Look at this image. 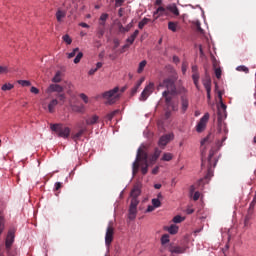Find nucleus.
I'll return each mask as SVG.
<instances>
[{
    "instance_id": "bb28decb",
    "label": "nucleus",
    "mask_w": 256,
    "mask_h": 256,
    "mask_svg": "<svg viewBox=\"0 0 256 256\" xmlns=\"http://www.w3.org/2000/svg\"><path fill=\"white\" fill-rule=\"evenodd\" d=\"M192 79H193L196 89L199 90V79H200L199 72L192 74Z\"/></svg>"
},
{
    "instance_id": "412c9836",
    "label": "nucleus",
    "mask_w": 256,
    "mask_h": 256,
    "mask_svg": "<svg viewBox=\"0 0 256 256\" xmlns=\"http://www.w3.org/2000/svg\"><path fill=\"white\" fill-rule=\"evenodd\" d=\"M56 105H59V101L57 99H53L49 104H48V112L49 113H55V107Z\"/></svg>"
},
{
    "instance_id": "f704fd0d",
    "label": "nucleus",
    "mask_w": 256,
    "mask_h": 256,
    "mask_svg": "<svg viewBox=\"0 0 256 256\" xmlns=\"http://www.w3.org/2000/svg\"><path fill=\"white\" fill-rule=\"evenodd\" d=\"M149 21H151V19L149 18H144L143 20H141L138 24L139 29H143V27H145V25H147Z\"/></svg>"
},
{
    "instance_id": "3c124183",
    "label": "nucleus",
    "mask_w": 256,
    "mask_h": 256,
    "mask_svg": "<svg viewBox=\"0 0 256 256\" xmlns=\"http://www.w3.org/2000/svg\"><path fill=\"white\" fill-rule=\"evenodd\" d=\"M1 89L2 91H11V89H13V84H4Z\"/></svg>"
},
{
    "instance_id": "6e6552de",
    "label": "nucleus",
    "mask_w": 256,
    "mask_h": 256,
    "mask_svg": "<svg viewBox=\"0 0 256 256\" xmlns=\"http://www.w3.org/2000/svg\"><path fill=\"white\" fill-rule=\"evenodd\" d=\"M153 91H155V83L150 82L142 91L139 100L147 101L151 95H153Z\"/></svg>"
},
{
    "instance_id": "f03ea898",
    "label": "nucleus",
    "mask_w": 256,
    "mask_h": 256,
    "mask_svg": "<svg viewBox=\"0 0 256 256\" xmlns=\"http://www.w3.org/2000/svg\"><path fill=\"white\" fill-rule=\"evenodd\" d=\"M139 167H141L142 175H147L149 171V155L143 149L139 148L136 160L132 165V175L135 176L139 173Z\"/></svg>"
},
{
    "instance_id": "2eb2a0df",
    "label": "nucleus",
    "mask_w": 256,
    "mask_h": 256,
    "mask_svg": "<svg viewBox=\"0 0 256 256\" xmlns=\"http://www.w3.org/2000/svg\"><path fill=\"white\" fill-rule=\"evenodd\" d=\"M139 195H141V184H136L131 190L130 197H132V199H137Z\"/></svg>"
},
{
    "instance_id": "4d7b16f0",
    "label": "nucleus",
    "mask_w": 256,
    "mask_h": 256,
    "mask_svg": "<svg viewBox=\"0 0 256 256\" xmlns=\"http://www.w3.org/2000/svg\"><path fill=\"white\" fill-rule=\"evenodd\" d=\"M30 91H31L32 93H34V95H39V90H38L37 87H35V86H32L31 89H30Z\"/></svg>"
},
{
    "instance_id": "774afa93",
    "label": "nucleus",
    "mask_w": 256,
    "mask_h": 256,
    "mask_svg": "<svg viewBox=\"0 0 256 256\" xmlns=\"http://www.w3.org/2000/svg\"><path fill=\"white\" fill-rule=\"evenodd\" d=\"M58 98L60 101H65V94H59Z\"/></svg>"
},
{
    "instance_id": "c03bdc74",
    "label": "nucleus",
    "mask_w": 256,
    "mask_h": 256,
    "mask_svg": "<svg viewBox=\"0 0 256 256\" xmlns=\"http://www.w3.org/2000/svg\"><path fill=\"white\" fill-rule=\"evenodd\" d=\"M77 53H79V48H75L73 49L72 52L68 53V59H73V57H75V55H77Z\"/></svg>"
},
{
    "instance_id": "58836bf2",
    "label": "nucleus",
    "mask_w": 256,
    "mask_h": 256,
    "mask_svg": "<svg viewBox=\"0 0 256 256\" xmlns=\"http://www.w3.org/2000/svg\"><path fill=\"white\" fill-rule=\"evenodd\" d=\"M53 83H61V72H57L52 79Z\"/></svg>"
},
{
    "instance_id": "20e7f679",
    "label": "nucleus",
    "mask_w": 256,
    "mask_h": 256,
    "mask_svg": "<svg viewBox=\"0 0 256 256\" xmlns=\"http://www.w3.org/2000/svg\"><path fill=\"white\" fill-rule=\"evenodd\" d=\"M50 129L62 139H69V135H71V128L63 124H51Z\"/></svg>"
},
{
    "instance_id": "6e6d98bb",
    "label": "nucleus",
    "mask_w": 256,
    "mask_h": 256,
    "mask_svg": "<svg viewBox=\"0 0 256 256\" xmlns=\"http://www.w3.org/2000/svg\"><path fill=\"white\" fill-rule=\"evenodd\" d=\"M107 19H109V14L103 13V14L100 16L99 21H104V22H106Z\"/></svg>"
},
{
    "instance_id": "cd10ccee",
    "label": "nucleus",
    "mask_w": 256,
    "mask_h": 256,
    "mask_svg": "<svg viewBox=\"0 0 256 256\" xmlns=\"http://www.w3.org/2000/svg\"><path fill=\"white\" fill-rule=\"evenodd\" d=\"M168 232L170 233V235H176V233L179 232V227L175 224H172L169 228H168Z\"/></svg>"
},
{
    "instance_id": "e2e57ef3",
    "label": "nucleus",
    "mask_w": 256,
    "mask_h": 256,
    "mask_svg": "<svg viewBox=\"0 0 256 256\" xmlns=\"http://www.w3.org/2000/svg\"><path fill=\"white\" fill-rule=\"evenodd\" d=\"M124 0H116L115 6L116 7H121V5H123Z\"/></svg>"
},
{
    "instance_id": "7c9ffc66",
    "label": "nucleus",
    "mask_w": 256,
    "mask_h": 256,
    "mask_svg": "<svg viewBox=\"0 0 256 256\" xmlns=\"http://www.w3.org/2000/svg\"><path fill=\"white\" fill-rule=\"evenodd\" d=\"M83 133H85V130H84V129L79 130L76 134H74V135L72 136V139H73L74 141H79V139H81V137H83Z\"/></svg>"
},
{
    "instance_id": "c756f323",
    "label": "nucleus",
    "mask_w": 256,
    "mask_h": 256,
    "mask_svg": "<svg viewBox=\"0 0 256 256\" xmlns=\"http://www.w3.org/2000/svg\"><path fill=\"white\" fill-rule=\"evenodd\" d=\"M72 111H75V113H85V106L84 105H80V106H73L72 107Z\"/></svg>"
},
{
    "instance_id": "49530a36",
    "label": "nucleus",
    "mask_w": 256,
    "mask_h": 256,
    "mask_svg": "<svg viewBox=\"0 0 256 256\" xmlns=\"http://www.w3.org/2000/svg\"><path fill=\"white\" fill-rule=\"evenodd\" d=\"M161 243H162V245H166V243H169V234H164L161 237Z\"/></svg>"
},
{
    "instance_id": "393cba45",
    "label": "nucleus",
    "mask_w": 256,
    "mask_h": 256,
    "mask_svg": "<svg viewBox=\"0 0 256 256\" xmlns=\"http://www.w3.org/2000/svg\"><path fill=\"white\" fill-rule=\"evenodd\" d=\"M3 231H5V216L0 212V235L3 234Z\"/></svg>"
},
{
    "instance_id": "0e129e2a",
    "label": "nucleus",
    "mask_w": 256,
    "mask_h": 256,
    "mask_svg": "<svg viewBox=\"0 0 256 256\" xmlns=\"http://www.w3.org/2000/svg\"><path fill=\"white\" fill-rule=\"evenodd\" d=\"M208 103H211V90H206Z\"/></svg>"
},
{
    "instance_id": "69168bd1",
    "label": "nucleus",
    "mask_w": 256,
    "mask_h": 256,
    "mask_svg": "<svg viewBox=\"0 0 256 256\" xmlns=\"http://www.w3.org/2000/svg\"><path fill=\"white\" fill-rule=\"evenodd\" d=\"M157 159H158V158H155V156L152 155V156L149 158V162L153 164V163H155V161H157Z\"/></svg>"
},
{
    "instance_id": "864d4df0",
    "label": "nucleus",
    "mask_w": 256,
    "mask_h": 256,
    "mask_svg": "<svg viewBox=\"0 0 256 256\" xmlns=\"http://www.w3.org/2000/svg\"><path fill=\"white\" fill-rule=\"evenodd\" d=\"M103 35H105V28L99 26L98 27V37L101 38V37H103Z\"/></svg>"
},
{
    "instance_id": "ddd939ff",
    "label": "nucleus",
    "mask_w": 256,
    "mask_h": 256,
    "mask_svg": "<svg viewBox=\"0 0 256 256\" xmlns=\"http://www.w3.org/2000/svg\"><path fill=\"white\" fill-rule=\"evenodd\" d=\"M173 133L163 135L158 142L159 147H165L170 141L174 139Z\"/></svg>"
},
{
    "instance_id": "aec40b11",
    "label": "nucleus",
    "mask_w": 256,
    "mask_h": 256,
    "mask_svg": "<svg viewBox=\"0 0 256 256\" xmlns=\"http://www.w3.org/2000/svg\"><path fill=\"white\" fill-rule=\"evenodd\" d=\"M170 253H176V255H181V253H185V248L180 246H172L169 248Z\"/></svg>"
},
{
    "instance_id": "bf43d9fd",
    "label": "nucleus",
    "mask_w": 256,
    "mask_h": 256,
    "mask_svg": "<svg viewBox=\"0 0 256 256\" xmlns=\"http://www.w3.org/2000/svg\"><path fill=\"white\" fill-rule=\"evenodd\" d=\"M220 109L222 111H227V105H225V103H223V101H220Z\"/></svg>"
},
{
    "instance_id": "de8ad7c7",
    "label": "nucleus",
    "mask_w": 256,
    "mask_h": 256,
    "mask_svg": "<svg viewBox=\"0 0 256 256\" xmlns=\"http://www.w3.org/2000/svg\"><path fill=\"white\" fill-rule=\"evenodd\" d=\"M214 73L217 79H221L222 70L220 67L214 69Z\"/></svg>"
},
{
    "instance_id": "a211bd4d",
    "label": "nucleus",
    "mask_w": 256,
    "mask_h": 256,
    "mask_svg": "<svg viewBox=\"0 0 256 256\" xmlns=\"http://www.w3.org/2000/svg\"><path fill=\"white\" fill-rule=\"evenodd\" d=\"M144 82H145V77L140 78L137 81L136 85L132 88L131 95H135L137 91H139V87H141V85H143Z\"/></svg>"
},
{
    "instance_id": "8fccbe9b",
    "label": "nucleus",
    "mask_w": 256,
    "mask_h": 256,
    "mask_svg": "<svg viewBox=\"0 0 256 256\" xmlns=\"http://www.w3.org/2000/svg\"><path fill=\"white\" fill-rule=\"evenodd\" d=\"M79 97H80V99H82V101L84 103H86V104L89 103V97L85 93L79 94Z\"/></svg>"
},
{
    "instance_id": "680f3d73",
    "label": "nucleus",
    "mask_w": 256,
    "mask_h": 256,
    "mask_svg": "<svg viewBox=\"0 0 256 256\" xmlns=\"http://www.w3.org/2000/svg\"><path fill=\"white\" fill-rule=\"evenodd\" d=\"M61 187H62L61 182H56L55 183V191H59V189H61Z\"/></svg>"
},
{
    "instance_id": "338daca9",
    "label": "nucleus",
    "mask_w": 256,
    "mask_h": 256,
    "mask_svg": "<svg viewBox=\"0 0 256 256\" xmlns=\"http://www.w3.org/2000/svg\"><path fill=\"white\" fill-rule=\"evenodd\" d=\"M192 73H199L196 65L192 66Z\"/></svg>"
},
{
    "instance_id": "7ed1b4c3",
    "label": "nucleus",
    "mask_w": 256,
    "mask_h": 256,
    "mask_svg": "<svg viewBox=\"0 0 256 256\" xmlns=\"http://www.w3.org/2000/svg\"><path fill=\"white\" fill-rule=\"evenodd\" d=\"M227 118V111H223L221 108H218V133L222 136V143L227 141V133L229 130L227 129V124L223 122L224 119Z\"/></svg>"
},
{
    "instance_id": "5701e85b",
    "label": "nucleus",
    "mask_w": 256,
    "mask_h": 256,
    "mask_svg": "<svg viewBox=\"0 0 256 256\" xmlns=\"http://www.w3.org/2000/svg\"><path fill=\"white\" fill-rule=\"evenodd\" d=\"M139 35V30H135L134 33L127 38V43H129V45H133V43H135V39H137V36Z\"/></svg>"
},
{
    "instance_id": "423d86ee",
    "label": "nucleus",
    "mask_w": 256,
    "mask_h": 256,
    "mask_svg": "<svg viewBox=\"0 0 256 256\" xmlns=\"http://www.w3.org/2000/svg\"><path fill=\"white\" fill-rule=\"evenodd\" d=\"M213 139H215V136H213V134H208L207 137L201 141V167H205V151L207 150V147L213 143Z\"/></svg>"
},
{
    "instance_id": "f8f14e48",
    "label": "nucleus",
    "mask_w": 256,
    "mask_h": 256,
    "mask_svg": "<svg viewBox=\"0 0 256 256\" xmlns=\"http://www.w3.org/2000/svg\"><path fill=\"white\" fill-rule=\"evenodd\" d=\"M208 121H209V113H205L204 116L200 119V121L196 125L197 133H203V131H205Z\"/></svg>"
},
{
    "instance_id": "0eeeda50",
    "label": "nucleus",
    "mask_w": 256,
    "mask_h": 256,
    "mask_svg": "<svg viewBox=\"0 0 256 256\" xmlns=\"http://www.w3.org/2000/svg\"><path fill=\"white\" fill-rule=\"evenodd\" d=\"M207 163L208 173L206 175V179H209V177H213V169L217 167V158L215 157V150H210Z\"/></svg>"
},
{
    "instance_id": "9b49d317",
    "label": "nucleus",
    "mask_w": 256,
    "mask_h": 256,
    "mask_svg": "<svg viewBox=\"0 0 256 256\" xmlns=\"http://www.w3.org/2000/svg\"><path fill=\"white\" fill-rule=\"evenodd\" d=\"M15 231V228H11L7 233L5 247L8 251H11V247H13V243H15Z\"/></svg>"
},
{
    "instance_id": "6ab92c4d",
    "label": "nucleus",
    "mask_w": 256,
    "mask_h": 256,
    "mask_svg": "<svg viewBox=\"0 0 256 256\" xmlns=\"http://www.w3.org/2000/svg\"><path fill=\"white\" fill-rule=\"evenodd\" d=\"M202 84L204 85L206 91L211 90V76L206 74L205 78L202 80Z\"/></svg>"
},
{
    "instance_id": "f257e3e1",
    "label": "nucleus",
    "mask_w": 256,
    "mask_h": 256,
    "mask_svg": "<svg viewBox=\"0 0 256 256\" xmlns=\"http://www.w3.org/2000/svg\"><path fill=\"white\" fill-rule=\"evenodd\" d=\"M177 79H179V76L177 75V72L175 70L172 71V75L165 78L160 84L158 85L159 87H163L166 89L162 95H172L175 97V95H181V93H187V90L185 87H178L175 85L177 83Z\"/></svg>"
},
{
    "instance_id": "9d476101",
    "label": "nucleus",
    "mask_w": 256,
    "mask_h": 256,
    "mask_svg": "<svg viewBox=\"0 0 256 256\" xmlns=\"http://www.w3.org/2000/svg\"><path fill=\"white\" fill-rule=\"evenodd\" d=\"M137 205H139V200L137 198H132L128 214V219H130L131 221H133V219L137 217Z\"/></svg>"
},
{
    "instance_id": "39448f33",
    "label": "nucleus",
    "mask_w": 256,
    "mask_h": 256,
    "mask_svg": "<svg viewBox=\"0 0 256 256\" xmlns=\"http://www.w3.org/2000/svg\"><path fill=\"white\" fill-rule=\"evenodd\" d=\"M119 87H115L112 90L106 91L102 94L103 99H106V105H113L116 103L117 99H119Z\"/></svg>"
},
{
    "instance_id": "4be33fe9",
    "label": "nucleus",
    "mask_w": 256,
    "mask_h": 256,
    "mask_svg": "<svg viewBox=\"0 0 256 256\" xmlns=\"http://www.w3.org/2000/svg\"><path fill=\"white\" fill-rule=\"evenodd\" d=\"M167 10L170 11V13H173L176 17H179V8H177V5H169L167 6Z\"/></svg>"
},
{
    "instance_id": "09e8293b",
    "label": "nucleus",
    "mask_w": 256,
    "mask_h": 256,
    "mask_svg": "<svg viewBox=\"0 0 256 256\" xmlns=\"http://www.w3.org/2000/svg\"><path fill=\"white\" fill-rule=\"evenodd\" d=\"M6 73H9V67L0 66V75H6Z\"/></svg>"
},
{
    "instance_id": "72a5a7b5",
    "label": "nucleus",
    "mask_w": 256,
    "mask_h": 256,
    "mask_svg": "<svg viewBox=\"0 0 256 256\" xmlns=\"http://www.w3.org/2000/svg\"><path fill=\"white\" fill-rule=\"evenodd\" d=\"M64 43H66V45H71V43H73V39H71V36H69V34H65L62 37Z\"/></svg>"
},
{
    "instance_id": "13d9d810",
    "label": "nucleus",
    "mask_w": 256,
    "mask_h": 256,
    "mask_svg": "<svg viewBox=\"0 0 256 256\" xmlns=\"http://www.w3.org/2000/svg\"><path fill=\"white\" fill-rule=\"evenodd\" d=\"M199 197H201V193L195 192V193H194V196H193V200H194V201H199Z\"/></svg>"
},
{
    "instance_id": "e433bc0d",
    "label": "nucleus",
    "mask_w": 256,
    "mask_h": 256,
    "mask_svg": "<svg viewBox=\"0 0 256 256\" xmlns=\"http://www.w3.org/2000/svg\"><path fill=\"white\" fill-rule=\"evenodd\" d=\"M168 29L170 31H173V33H175L177 31V23L175 22H169L168 23Z\"/></svg>"
},
{
    "instance_id": "5fc2aeb1",
    "label": "nucleus",
    "mask_w": 256,
    "mask_h": 256,
    "mask_svg": "<svg viewBox=\"0 0 256 256\" xmlns=\"http://www.w3.org/2000/svg\"><path fill=\"white\" fill-rule=\"evenodd\" d=\"M237 71H243L244 73H249V68H247V66H238Z\"/></svg>"
},
{
    "instance_id": "4468645a",
    "label": "nucleus",
    "mask_w": 256,
    "mask_h": 256,
    "mask_svg": "<svg viewBox=\"0 0 256 256\" xmlns=\"http://www.w3.org/2000/svg\"><path fill=\"white\" fill-rule=\"evenodd\" d=\"M181 113L185 114L187 113V110L189 109V97L187 95L181 96Z\"/></svg>"
},
{
    "instance_id": "dca6fc26",
    "label": "nucleus",
    "mask_w": 256,
    "mask_h": 256,
    "mask_svg": "<svg viewBox=\"0 0 256 256\" xmlns=\"http://www.w3.org/2000/svg\"><path fill=\"white\" fill-rule=\"evenodd\" d=\"M65 17H67V11L63 10L61 8H58L56 11V19H57L58 23H62L63 19H65Z\"/></svg>"
},
{
    "instance_id": "c85d7f7f",
    "label": "nucleus",
    "mask_w": 256,
    "mask_h": 256,
    "mask_svg": "<svg viewBox=\"0 0 256 256\" xmlns=\"http://www.w3.org/2000/svg\"><path fill=\"white\" fill-rule=\"evenodd\" d=\"M97 121H99V116L94 115L90 119L86 120V124H88V125H95V123H97Z\"/></svg>"
},
{
    "instance_id": "a18cd8bd",
    "label": "nucleus",
    "mask_w": 256,
    "mask_h": 256,
    "mask_svg": "<svg viewBox=\"0 0 256 256\" xmlns=\"http://www.w3.org/2000/svg\"><path fill=\"white\" fill-rule=\"evenodd\" d=\"M170 94L162 95L165 98L166 105L173 103V97L169 96Z\"/></svg>"
},
{
    "instance_id": "603ef678",
    "label": "nucleus",
    "mask_w": 256,
    "mask_h": 256,
    "mask_svg": "<svg viewBox=\"0 0 256 256\" xmlns=\"http://www.w3.org/2000/svg\"><path fill=\"white\" fill-rule=\"evenodd\" d=\"M169 109H172V111H178L179 108L177 107V105H175V102H171L170 104L166 105Z\"/></svg>"
},
{
    "instance_id": "ea45409f",
    "label": "nucleus",
    "mask_w": 256,
    "mask_h": 256,
    "mask_svg": "<svg viewBox=\"0 0 256 256\" xmlns=\"http://www.w3.org/2000/svg\"><path fill=\"white\" fill-rule=\"evenodd\" d=\"M117 113H119V110H114L111 113L107 114L106 118L108 119V121H112L113 117H115Z\"/></svg>"
},
{
    "instance_id": "052dcab7",
    "label": "nucleus",
    "mask_w": 256,
    "mask_h": 256,
    "mask_svg": "<svg viewBox=\"0 0 256 256\" xmlns=\"http://www.w3.org/2000/svg\"><path fill=\"white\" fill-rule=\"evenodd\" d=\"M153 155L155 156V159H159V156L161 155V151L159 149H156Z\"/></svg>"
},
{
    "instance_id": "1a4fd4ad",
    "label": "nucleus",
    "mask_w": 256,
    "mask_h": 256,
    "mask_svg": "<svg viewBox=\"0 0 256 256\" xmlns=\"http://www.w3.org/2000/svg\"><path fill=\"white\" fill-rule=\"evenodd\" d=\"M114 236H115V228L113 227V224H109L105 234L106 247H111V243H113Z\"/></svg>"
},
{
    "instance_id": "37998d69",
    "label": "nucleus",
    "mask_w": 256,
    "mask_h": 256,
    "mask_svg": "<svg viewBox=\"0 0 256 256\" xmlns=\"http://www.w3.org/2000/svg\"><path fill=\"white\" fill-rule=\"evenodd\" d=\"M183 221H185V217H181L179 215L173 218V223H183Z\"/></svg>"
},
{
    "instance_id": "b1692460",
    "label": "nucleus",
    "mask_w": 256,
    "mask_h": 256,
    "mask_svg": "<svg viewBox=\"0 0 256 256\" xmlns=\"http://www.w3.org/2000/svg\"><path fill=\"white\" fill-rule=\"evenodd\" d=\"M167 13H168L167 8H164L163 6H160V7H158L157 10L154 12V16H155V15H158V16L167 15Z\"/></svg>"
},
{
    "instance_id": "a19ab883",
    "label": "nucleus",
    "mask_w": 256,
    "mask_h": 256,
    "mask_svg": "<svg viewBox=\"0 0 256 256\" xmlns=\"http://www.w3.org/2000/svg\"><path fill=\"white\" fill-rule=\"evenodd\" d=\"M173 159V154L171 153H164L162 157V161H171Z\"/></svg>"
},
{
    "instance_id": "f3484780",
    "label": "nucleus",
    "mask_w": 256,
    "mask_h": 256,
    "mask_svg": "<svg viewBox=\"0 0 256 256\" xmlns=\"http://www.w3.org/2000/svg\"><path fill=\"white\" fill-rule=\"evenodd\" d=\"M48 93H63V86L51 84L48 88Z\"/></svg>"
},
{
    "instance_id": "79ce46f5",
    "label": "nucleus",
    "mask_w": 256,
    "mask_h": 256,
    "mask_svg": "<svg viewBox=\"0 0 256 256\" xmlns=\"http://www.w3.org/2000/svg\"><path fill=\"white\" fill-rule=\"evenodd\" d=\"M19 85H22V87H31V82L28 80H19Z\"/></svg>"
},
{
    "instance_id": "473e14b6",
    "label": "nucleus",
    "mask_w": 256,
    "mask_h": 256,
    "mask_svg": "<svg viewBox=\"0 0 256 256\" xmlns=\"http://www.w3.org/2000/svg\"><path fill=\"white\" fill-rule=\"evenodd\" d=\"M147 66V60H143L139 63L137 73H143L145 67Z\"/></svg>"
},
{
    "instance_id": "c9c22d12",
    "label": "nucleus",
    "mask_w": 256,
    "mask_h": 256,
    "mask_svg": "<svg viewBox=\"0 0 256 256\" xmlns=\"http://www.w3.org/2000/svg\"><path fill=\"white\" fill-rule=\"evenodd\" d=\"M152 205L155 209L161 207V200H159V198H153Z\"/></svg>"
},
{
    "instance_id": "4c0bfd02",
    "label": "nucleus",
    "mask_w": 256,
    "mask_h": 256,
    "mask_svg": "<svg viewBox=\"0 0 256 256\" xmlns=\"http://www.w3.org/2000/svg\"><path fill=\"white\" fill-rule=\"evenodd\" d=\"M81 59H83V52H78L74 58V63L77 65V63L81 62Z\"/></svg>"
},
{
    "instance_id": "a878e982",
    "label": "nucleus",
    "mask_w": 256,
    "mask_h": 256,
    "mask_svg": "<svg viewBox=\"0 0 256 256\" xmlns=\"http://www.w3.org/2000/svg\"><path fill=\"white\" fill-rule=\"evenodd\" d=\"M101 67H103V63L102 62H98L96 64L95 68H92L89 70L88 75H95V73H97V71H99V69H101Z\"/></svg>"
},
{
    "instance_id": "2f4dec72",
    "label": "nucleus",
    "mask_w": 256,
    "mask_h": 256,
    "mask_svg": "<svg viewBox=\"0 0 256 256\" xmlns=\"http://www.w3.org/2000/svg\"><path fill=\"white\" fill-rule=\"evenodd\" d=\"M131 27H133L132 23H129L126 27H123V25H121L119 31L120 33H128V31H131Z\"/></svg>"
}]
</instances>
